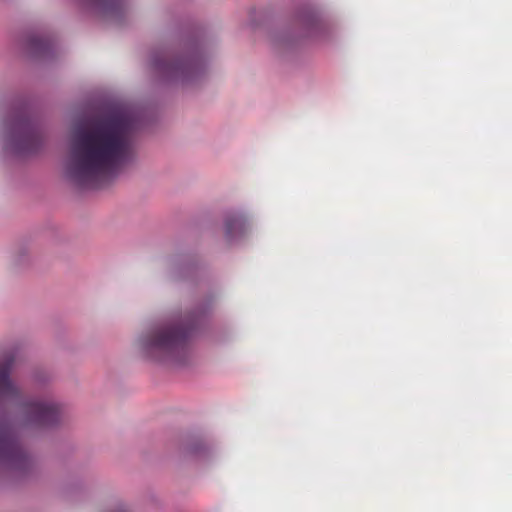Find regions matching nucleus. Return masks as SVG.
Listing matches in <instances>:
<instances>
[{
	"label": "nucleus",
	"instance_id": "obj_8",
	"mask_svg": "<svg viewBox=\"0 0 512 512\" xmlns=\"http://www.w3.org/2000/svg\"><path fill=\"white\" fill-rule=\"evenodd\" d=\"M246 220L241 215L230 217L226 220V233L232 237L237 232L242 233L245 230Z\"/></svg>",
	"mask_w": 512,
	"mask_h": 512
},
{
	"label": "nucleus",
	"instance_id": "obj_2",
	"mask_svg": "<svg viewBox=\"0 0 512 512\" xmlns=\"http://www.w3.org/2000/svg\"><path fill=\"white\" fill-rule=\"evenodd\" d=\"M15 356L12 352L0 355V408L6 404L18 407L19 426L45 428L57 424L61 419L60 407L50 401H24L17 385L10 378Z\"/></svg>",
	"mask_w": 512,
	"mask_h": 512
},
{
	"label": "nucleus",
	"instance_id": "obj_9",
	"mask_svg": "<svg viewBox=\"0 0 512 512\" xmlns=\"http://www.w3.org/2000/svg\"><path fill=\"white\" fill-rule=\"evenodd\" d=\"M46 44L47 43L45 41L40 40V39H33L32 40V45L36 49H42V48L46 47Z\"/></svg>",
	"mask_w": 512,
	"mask_h": 512
},
{
	"label": "nucleus",
	"instance_id": "obj_1",
	"mask_svg": "<svg viewBox=\"0 0 512 512\" xmlns=\"http://www.w3.org/2000/svg\"><path fill=\"white\" fill-rule=\"evenodd\" d=\"M137 122L125 110L114 111L73 136L66 173L81 187L109 182L135 155Z\"/></svg>",
	"mask_w": 512,
	"mask_h": 512
},
{
	"label": "nucleus",
	"instance_id": "obj_4",
	"mask_svg": "<svg viewBox=\"0 0 512 512\" xmlns=\"http://www.w3.org/2000/svg\"><path fill=\"white\" fill-rule=\"evenodd\" d=\"M11 141L17 152L31 153L39 147V131L26 115H22L14 121Z\"/></svg>",
	"mask_w": 512,
	"mask_h": 512
},
{
	"label": "nucleus",
	"instance_id": "obj_7",
	"mask_svg": "<svg viewBox=\"0 0 512 512\" xmlns=\"http://www.w3.org/2000/svg\"><path fill=\"white\" fill-rule=\"evenodd\" d=\"M152 67L163 75L175 76L184 72L185 63L180 59L171 58L167 53H159L153 56Z\"/></svg>",
	"mask_w": 512,
	"mask_h": 512
},
{
	"label": "nucleus",
	"instance_id": "obj_5",
	"mask_svg": "<svg viewBox=\"0 0 512 512\" xmlns=\"http://www.w3.org/2000/svg\"><path fill=\"white\" fill-rule=\"evenodd\" d=\"M0 461L13 465H24L26 454L15 433V427L6 421L0 422Z\"/></svg>",
	"mask_w": 512,
	"mask_h": 512
},
{
	"label": "nucleus",
	"instance_id": "obj_3",
	"mask_svg": "<svg viewBox=\"0 0 512 512\" xmlns=\"http://www.w3.org/2000/svg\"><path fill=\"white\" fill-rule=\"evenodd\" d=\"M205 313L193 314L181 324H163L152 328L140 340L143 356L155 362L175 358L186 346V342L195 327L198 318Z\"/></svg>",
	"mask_w": 512,
	"mask_h": 512
},
{
	"label": "nucleus",
	"instance_id": "obj_10",
	"mask_svg": "<svg viewBox=\"0 0 512 512\" xmlns=\"http://www.w3.org/2000/svg\"><path fill=\"white\" fill-rule=\"evenodd\" d=\"M116 512H126V510L121 509V510L116 511Z\"/></svg>",
	"mask_w": 512,
	"mask_h": 512
},
{
	"label": "nucleus",
	"instance_id": "obj_6",
	"mask_svg": "<svg viewBox=\"0 0 512 512\" xmlns=\"http://www.w3.org/2000/svg\"><path fill=\"white\" fill-rule=\"evenodd\" d=\"M105 17L119 19L126 11L128 0H83Z\"/></svg>",
	"mask_w": 512,
	"mask_h": 512
}]
</instances>
